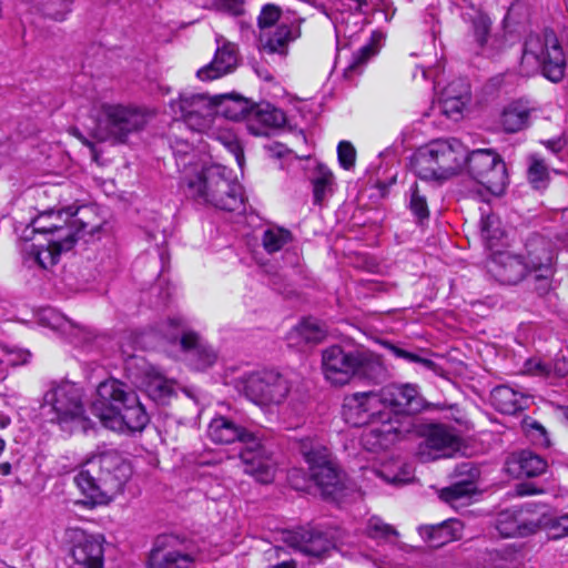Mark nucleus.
<instances>
[{
    "label": "nucleus",
    "instance_id": "10",
    "mask_svg": "<svg viewBox=\"0 0 568 568\" xmlns=\"http://www.w3.org/2000/svg\"><path fill=\"white\" fill-rule=\"evenodd\" d=\"M44 402L52 407L53 420L61 426L72 423L83 430L90 427V420L84 416L81 389L75 384L64 382L54 385L45 393Z\"/></svg>",
    "mask_w": 568,
    "mask_h": 568
},
{
    "label": "nucleus",
    "instance_id": "22",
    "mask_svg": "<svg viewBox=\"0 0 568 568\" xmlns=\"http://www.w3.org/2000/svg\"><path fill=\"white\" fill-rule=\"evenodd\" d=\"M286 123L285 113L270 103L253 105L247 116V130L256 136H267Z\"/></svg>",
    "mask_w": 568,
    "mask_h": 568
},
{
    "label": "nucleus",
    "instance_id": "23",
    "mask_svg": "<svg viewBox=\"0 0 568 568\" xmlns=\"http://www.w3.org/2000/svg\"><path fill=\"white\" fill-rule=\"evenodd\" d=\"M301 36L295 23H280L275 28L264 29L260 33L261 49L267 53L286 55L288 45Z\"/></svg>",
    "mask_w": 568,
    "mask_h": 568
},
{
    "label": "nucleus",
    "instance_id": "59",
    "mask_svg": "<svg viewBox=\"0 0 568 568\" xmlns=\"http://www.w3.org/2000/svg\"><path fill=\"white\" fill-rule=\"evenodd\" d=\"M222 10L237 16L242 12V0H217Z\"/></svg>",
    "mask_w": 568,
    "mask_h": 568
},
{
    "label": "nucleus",
    "instance_id": "40",
    "mask_svg": "<svg viewBox=\"0 0 568 568\" xmlns=\"http://www.w3.org/2000/svg\"><path fill=\"white\" fill-rule=\"evenodd\" d=\"M38 10L55 21H63L72 10V0H32Z\"/></svg>",
    "mask_w": 568,
    "mask_h": 568
},
{
    "label": "nucleus",
    "instance_id": "4",
    "mask_svg": "<svg viewBox=\"0 0 568 568\" xmlns=\"http://www.w3.org/2000/svg\"><path fill=\"white\" fill-rule=\"evenodd\" d=\"M322 366L325 378L334 385H345L354 377L373 383H382L387 377L381 356L367 349L346 351L332 345L322 353Z\"/></svg>",
    "mask_w": 568,
    "mask_h": 568
},
{
    "label": "nucleus",
    "instance_id": "2",
    "mask_svg": "<svg viewBox=\"0 0 568 568\" xmlns=\"http://www.w3.org/2000/svg\"><path fill=\"white\" fill-rule=\"evenodd\" d=\"M91 412L105 428L119 433L141 432L150 422L136 393L115 378L99 384Z\"/></svg>",
    "mask_w": 568,
    "mask_h": 568
},
{
    "label": "nucleus",
    "instance_id": "57",
    "mask_svg": "<svg viewBox=\"0 0 568 568\" xmlns=\"http://www.w3.org/2000/svg\"><path fill=\"white\" fill-rule=\"evenodd\" d=\"M535 189L544 187L548 180V170L544 163L535 159Z\"/></svg>",
    "mask_w": 568,
    "mask_h": 568
},
{
    "label": "nucleus",
    "instance_id": "27",
    "mask_svg": "<svg viewBox=\"0 0 568 568\" xmlns=\"http://www.w3.org/2000/svg\"><path fill=\"white\" fill-rule=\"evenodd\" d=\"M207 436L216 444H232L239 440L246 445L255 435L236 425L233 420L220 416L213 418L210 423Z\"/></svg>",
    "mask_w": 568,
    "mask_h": 568
},
{
    "label": "nucleus",
    "instance_id": "45",
    "mask_svg": "<svg viewBox=\"0 0 568 568\" xmlns=\"http://www.w3.org/2000/svg\"><path fill=\"white\" fill-rule=\"evenodd\" d=\"M568 374V362L564 358L556 359L552 365L538 363L535 364V376L546 378H560Z\"/></svg>",
    "mask_w": 568,
    "mask_h": 568
},
{
    "label": "nucleus",
    "instance_id": "29",
    "mask_svg": "<svg viewBox=\"0 0 568 568\" xmlns=\"http://www.w3.org/2000/svg\"><path fill=\"white\" fill-rule=\"evenodd\" d=\"M140 387L159 404H165L173 394V384L154 367H148L141 376Z\"/></svg>",
    "mask_w": 568,
    "mask_h": 568
},
{
    "label": "nucleus",
    "instance_id": "51",
    "mask_svg": "<svg viewBox=\"0 0 568 568\" xmlns=\"http://www.w3.org/2000/svg\"><path fill=\"white\" fill-rule=\"evenodd\" d=\"M338 162L342 168L349 170L354 166L356 160V151L352 143L341 141L337 146Z\"/></svg>",
    "mask_w": 568,
    "mask_h": 568
},
{
    "label": "nucleus",
    "instance_id": "31",
    "mask_svg": "<svg viewBox=\"0 0 568 568\" xmlns=\"http://www.w3.org/2000/svg\"><path fill=\"white\" fill-rule=\"evenodd\" d=\"M494 407L503 414L513 415L527 407V398L508 386H497L490 393Z\"/></svg>",
    "mask_w": 568,
    "mask_h": 568
},
{
    "label": "nucleus",
    "instance_id": "24",
    "mask_svg": "<svg viewBox=\"0 0 568 568\" xmlns=\"http://www.w3.org/2000/svg\"><path fill=\"white\" fill-rule=\"evenodd\" d=\"M75 244V239L69 233L67 235H59V239H49L47 247L42 244H28L24 252L38 263L42 268L53 266L59 261L62 252L69 251Z\"/></svg>",
    "mask_w": 568,
    "mask_h": 568
},
{
    "label": "nucleus",
    "instance_id": "54",
    "mask_svg": "<svg viewBox=\"0 0 568 568\" xmlns=\"http://www.w3.org/2000/svg\"><path fill=\"white\" fill-rule=\"evenodd\" d=\"M30 353L24 349H6V358L2 361L11 366H18L28 363Z\"/></svg>",
    "mask_w": 568,
    "mask_h": 568
},
{
    "label": "nucleus",
    "instance_id": "58",
    "mask_svg": "<svg viewBox=\"0 0 568 568\" xmlns=\"http://www.w3.org/2000/svg\"><path fill=\"white\" fill-rule=\"evenodd\" d=\"M42 320L48 321V325L53 328L62 327L63 323L71 324V322L68 318H65L62 315L55 314L52 310L49 308L44 311Z\"/></svg>",
    "mask_w": 568,
    "mask_h": 568
},
{
    "label": "nucleus",
    "instance_id": "28",
    "mask_svg": "<svg viewBox=\"0 0 568 568\" xmlns=\"http://www.w3.org/2000/svg\"><path fill=\"white\" fill-rule=\"evenodd\" d=\"M327 329L316 318L302 320L287 335L290 345L303 348L306 345H315L325 339Z\"/></svg>",
    "mask_w": 568,
    "mask_h": 568
},
{
    "label": "nucleus",
    "instance_id": "56",
    "mask_svg": "<svg viewBox=\"0 0 568 568\" xmlns=\"http://www.w3.org/2000/svg\"><path fill=\"white\" fill-rule=\"evenodd\" d=\"M535 446L546 449L551 447V440L547 429L537 422H535Z\"/></svg>",
    "mask_w": 568,
    "mask_h": 568
},
{
    "label": "nucleus",
    "instance_id": "7",
    "mask_svg": "<svg viewBox=\"0 0 568 568\" xmlns=\"http://www.w3.org/2000/svg\"><path fill=\"white\" fill-rule=\"evenodd\" d=\"M152 113L139 105L103 103L98 120L103 140L125 143L131 134L141 132L149 123Z\"/></svg>",
    "mask_w": 568,
    "mask_h": 568
},
{
    "label": "nucleus",
    "instance_id": "25",
    "mask_svg": "<svg viewBox=\"0 0 568 568\" xmlns=\"http://www.w3.org/2000/svg\"><path fill=\"white\" fill-rule=\"evenodd\" d=\"M65 214L71 217L70 227L74 234L75 241L81 234H94L99 232L105 223V217L101 215L100 207L97 205H84L73 210L72 206L65 209Z\"/></svg>",
    "mask_w": 568,
    "mask_h": 568
},
{
    "label": "nucleus",
    "instance_id": "52",
    "mask_svg": "<svg viewBox=\"0 0 568 568\" xmlns=\"http://www.w3.org/2000/svg\"><path fill=\"white\" fill-rule=\"evenodd\" d=\"M281 10L274 4H266L263 7L260 17L258 26L261 31L268 28H275L274 23L280 19Z\"/></svg>",
    "mask_w": 568,
    "mask_h": 568
},
{
    "label": "nucleus",
    "instance_id": "44",
    "mask_svg": "<svg viewBox=\"0 0 568 568\" xmlns=\"http://www.w3.org/2000/svg\"><path fill=\"white\" fill-rule=\"evenodd\" d=\"M376 53L377 48L375 45V36H373L369 43L363 45L356 53H354L352 61L345 70L346 74L358 72L362 67Z\"/></svg>",
    "mask_w": 568,
    "mask_h": 568
},
{
    "label": "nucleus",
    "instance_id": "36",
    "mask_svg": "<svg viewBox=\"0 0 568 568\" xmlns=\"http://www.w3.org/2000/svg\"><path fill=\"white\" fill-rule=\"evenodd\" d=\"M545 531L546 538L559 539L568 536V513L557 517L541 516L535 523V535Z\"/></svg>",
    "mask_w": 568,
    "mask_h": 568
},
{
    "label": "nucleus",
    "instance_id": "6",
    "mask_svg": "<svg viewBox=\"0 0 568 568\" xmlns=\"http://www.w3.org/2000/svg\"><path fill=\"white\" fill-rule=\"evenodd\" d=\"M226 168L210 165L194 175L185 174V192L197 203L219 210L236 211L243 206L241 185L226 176Z\"/></svg>",
    "mask_w": 568,
    "mask_h": 568
},
{
    "label": "nucleus",
    "instance_id": "15",
    "mask_svg": "<svg viewBox=\"0 0 568 568\" xmlns=\"http://www.w3.org/2000/svg\"><path fill=\"white\" fill-rule=\"evenodd\" d=\"M200 560L201 551L194 542L171 537L165 546L151 550L148 568H194Z\"/></svg>",
    "mask_w": 568,
    "mask_h": 568
},
{
    "label": "nucleus",
    "instance_id": "33",
    "mask_svg": "<svg viewBox=\"0 0 568 568\" xmlns=\"http://www.w3.org/2000/svg\"><path fill=\"white\" fill-rule=\"evenodd\" d=\"M214 99L216 101L215 113H222L226 119L233 121L245 120L247 122L248 112L252 108L247 100L233 95H222Z\"/></svg>",
    "mask_w": 568,
    "mask_h": 568
},
{
    "label": "nucleus",
    "instance_id": "8",
    "mask_svg": "<svg viewBox=\"0 0 568 568\" xmlns=\"http://www.w3.org/2000/svg\"><path fill=\"white\" fill-rule=\"evenodd\" d=\"M300 452L308 464L312 479L322 489V493L337 497L343 488V481L327 447L313 438H304L300 443Z\"/></svg>",
    "mask_w": 568,
    "mask_h": 568
},
{
    "label": "nucleus",
    "instance_id": "16",
    "mask_svg": "<svg viewBox=\"0 0 568 568\" xmlns=\"http://www.w3.org/2000/svg\"><path fill=\"white\" fill-rule=\"evenodd\" d=\"M459 443V437L453 427L432 424L427 426L424 440L418 445L417 456L423 463L449 457L458 450Z\"/></svg>",
    "mask_w": 568,
    "mask_h": 568
},
{
    "label": "nucleus",
    "instance_id": "17",
    "mask_svg": "<svg viewBox=\"0 0 568 568\" xmlns=\"http://www.w3.org/2000/svg\"><path fill=\"white\" fill-rule=\"evenodd\" d=\"M379 395L384 408L390 412L393 417L409 419L413 429L414 422L410 415L419 412L423 406L417 387L412 384L390 385L381 389Z\"/></svg>",
    "mask_w": 568,
    "mask_h": 568
},
{
    "label": "nucleus",
    "instance_id": "55",
    "mask_svg": "<svg viewBox=\"0 0 568 568\" xmlns=\"http://www.w3.org/2000/svg\"><path fill=\"white\" fill-rule=\"evenodd\" d=\"M552 262L554 255L549 253L546 257V263L536 265L535 264V281L548 280L552 275Z\"/></svg>",
    "mask_w": 568,
    "mask_h": 568
},
{
    "label": "nucleus",
    "instance_id": "19",
    "mask_svg": "<svg viewBox=\"0 0 568 568\" xmlns=\"http://www.w3.org/2000/svg\"><path fill=\"white\" fill-rule=\"evenodd\" d=\"M241 459L244 465V473L254 477L257 481L270 484L274 480L277 469L276 460L256 436L245 445L241 452Z\"/></svg>",
    "mask_w": 568,
    "mask_h": 568
},
{
    "label": "nucleus",
    "instance_id": "49",
    "mask_svg": "<svg viewBox=\"0 0 568 568\" xmlns=\"http://www.w3.org/2000/svg\"><path fill=\"white\" fill-rule=\"evenodd\" d=\"M368 474V479H372V476H374L376 478H381L385 483L393 485L406 484L412 480L410 473L406 470H403L402 473H397L394 475H389L383 469H369Z\"/></svg>",
    "mask_w": 568,
    "mask_h": 568
},
{
    "label": "nucleus",
    "instance_id": "14",
    "mask_svg": "<svg viewBox=\"0 0 568 568\" xmlns=\"http://www.w3.org/2000/svg\"><path fill=\"white\" fill-rule=\"evenodd\" d=\"M70 546V568H103L104 537L80 528L68 530Z\"/></svg>",
    "mask_w": 568,
    "mask_h": 568
},
{
    "label": "nucleus",
    "instance_id": "32",
    "mask_svg": "<svg viewBox=\"0 0 568 568\" xmlns=\"http://www.w3.org/2000/svg\"><path fill=\"white\" fill-rule=\"evenodd\" d=\"M65 213V209L63 210H50L41 213L32 221V232L40 234H50L51 239H59V235H67L68 233L74 237V234L71 232L68 225H62L59 223H50L51 219L61 220V215Z\"/></svg>",
    "mask_w": 568,
    "mask_h": 568
},
{
    "label": "nucleus",
    "instance_id": "39",
    "mask_svg": "<svg viewBox=\"0 0 568 568\" xmlns=\"http://www.w3.org/2000/svg\"><path fill=\"white\" fill-rule=\"evenodd\" d=\"M293 241L291 231L284 227L272 226L266 229L262 235V245L264 250L270 253L281 251L285 245Z\"/></svg>",
    "mask_w": 568,
    "mask_h": 568
},
{
    "label": "nucleus",
    "instance_id": "61",
    "mask_svg": "<svg viewBox=\"0 0 568 568\" xmlns=\"http://www.w3.org/2000/svg\"><path fill=\"white\" fill-rule=\"evenodd\" d=\"M548 468V460L535 454V477L546 474Z\"/></svg>",
    "mask_w": 568,
    "mask_h": 568
},
{
    "label": "nucleus",
    "instance_id": "41",
    "mask_svg": "<svg viewBox=\"0 0 568 568\" xmlns=\"http://www.w3.org/2000/svg\"><path fill=\"white\" fill-rule=\"evenodd\" d=\"M477 490L474 480H460L440 491V498L449 504L471 496Z\"/></svg>",
    "mask_w": 568,
    "mask_h": 568
},
{
    "label": "nucleus",
    "instance_id": "63",
    "mask_svg": "<svg viewBox=\"0 0 568 568\" xmlns=\"http://www.w3.org/2000/svg\"><path fill=\"white\" fill-rule=\"evenodd\" d=\"M12 466L9 462L0 463V474L8 476L11 473Z\"/></svg>",
    "mask_w": 568,
    "mask_h": 568
},
{
    "label": "nucleus",
    "instance_id": "34",
    "mask_svg": "<svg viewBox=\"0 0 568 568\" xmlns=\"http://www.w3.org/2000/svg\"><path fill=\"white\" fill-rule=\"evenodd\" d=\"M529 111L528 102L515 101L510 103L501 113V126L507 132L521 130L528 121Z\"/></svg>",
    "mask_w": 568,
    "mask_h": 568
},
{
    "label": "nucleus",
    "instance_id": "62",
    "mask_svg": "<svg viewBox=\"0 0 568 568\" xmlns=\"http://www.w3.org/2000/svg\"><path fill=\"white\" fill-rule=\"evenodd\" d=\"M532 494V483L530 480L519 483L515 486V495L523 497Z\"/></svg>",
    "mask_w": 568,
    "mask_h": 568
},
{
    "label": "nucleus",
    "instance_id": "21",
    "mask_svg": "<svg viewBox=\"0 0 568 568\" xmlns=\"http://www.w3.org/2000/svg\"><path fill=\"white\" fill-rule=\"evenodd\" d=\"M495 528L504 538H521L532 532V509L530 505L515 506L500 511Z\"/></svg>",
    "mask_w": 568,
    "mask_h": 568
},
{
    "label": "nucleus",
    "instance_id": "26",
    "mask_svg": "<svg viewBox=\"0 0 568 568\" xmlns=\"http://www.w3.org/2000/svg\"><path fill=\"white\" fill-rule=\"evenodd\" d=\"M236 64V45L227 42L217 48L213 61L201 68L196 74L202 81L215 80L232 72Z\"/></svg>",
    "mask_w": 568,
    "mask_h": 568
},
{
    "label": "nucleus",
    "instance_id": "38",
    "mask_svg": "<svg viewBox=\"0 0 568 568\" xmlns=\"http://www.w3.org/2000/svg\"><path fill=\"white\" fill-rule=\"evenodd\" d=\"M480 235L489 250H494L499 245L505 233L501 229V223L496 215L481 213Z\"/></svg>",
    "mask_w": 568,
    "mask_h": 568
},
{
    "label": "nucleus",
    "instance_id": "60",
    "mask_svg": "<svg viewBox=\"0 0 568 568\" xmlns=\"http://www.w3.org/2000/svg\"><path fill=\"white\" fill-rule=\"evenodd\" d=\"M540 143L546 145V148L550 152H552L554 154H557L558 152H560L564 149L566 141L562 138H556V139H551V140H547V141H540Z\"/></svg>",
    "mask_w": 568,
    "mask_h": 568
},
{
    "label": "nucleus",
    "instance_id": "48",
    "mask_svg": "<svg viewBox=\"0 0 568 568\" xmlns=\"http://www.w3.org/2000/svg\"><path fill=\"white\" fill-rule=\"evenodd\" d=\"M442 95L469 101L470 88L467 81L463 79H457L452 81L446 88H444Z\"/></svg>",
    "mask_w": 568,
    "mask_h": 568
},
{
    "label": "nucleus",
    "instance_id": "47",
    "mask_svg": "<svg viewBox=\"0 0 568 568\" xmlns=\"http://www.w3.org/2000/svg\"><path fill=\"white\" fill-rule=\"evenodd\" d=\"M469 101L462 100L458 98H449L440 95V109L442 112L454 120H457Z\"/></svg>",
    "mask_w": 568,
    "mask_h": 568
},
{
    "label": "nucleus",
    "instance_id": "30",
    "mask_svg": "<svg viewBox=\"0 0 568 568\" xmlns=\"http://www.w3.org/2000/svg\"><path fill=\"white\" fill-rule=\"evenodd\" d=\"M462 524L458 520H448L439 525L419 528L420 536L432 548H439L460 537Z\"/></svg>",
    "mask_w": 568,
    "mask_h": 568
},
{
    "label": "nucleus",
    "instance_id": "13",
    "mask_svg": "<svg viewBox=\"0 0 568 568\" xmlns=\"http://www.w3.org/2000/svg\"><path fill=\"white\" fill-rule=\"evenodd\" d=\"M216 101L203 93L182 92L176 100L169 104L171 113L182 120L191 130L196 132L210 128L215 114Z\"/></svg>",
    "mask_w": 568,
    "mask_h": 568
},
{
    "label": "nucleus",
    "instance_id": "35",
    "mask_svg": "<svg viewBox=\"0 0 568 568\" xmlns=\"http://www.w3.org/2000/svg\"><path fill=\"white\" fill-rule=\"evenodd\" d=\"M505 471L516 478L532 477V450L525 449L510 454L505 463Z\"/></svg>",
    "mask_w": 568,
    "mask_h": 568
},
{
    "label": "nucleus",
    "instance_id": "12",
    "mask_svg": "<svg viewBox=\"0 0 568 568\" xmlns=\"http://www.w3.org/2000/svg\"><path fill=\"white\" fill-rule=\"evenodd\" d=\"M159 332L169 343L179 344L184 352H193L197 357L199 369L214 364L216 359L214 351L202 343L200 335L189 328L187 322L182 316L168 317L160 324Z\"/></svg>",
    "mask_w": 568,
    "mask_h": 568
},
{
    "label": "nucleus",
    "instance_id": "64",
    "mask_svg": "<svg viewBox=\"0 0 568 568\" xmlns=\"http://www.w3.org/2000/svg\"><path fill=\"white\" fill-rule=\"evenodd\" d=\"M270 568H296V567H295V564L292 561H283V562L272 566Z\"/></svg>",
    "mask_w": 568,
    "mask_h": 568
},
{
    "label": "nucleus",
    "instance_id": "43",
    "mask_svg": "<svg viewBox=\"0 0 568 568\" xmlns=\"http://www.w3.org/2000/svg\"><path fill=\"white\" fill-rule=\"evenodd\" d=\"M366 534L368 537L382 541H387L390 537H396L398 535L397 530L393 526L384 523L376 516L368 519Z\"/></svg>",
    "mask_w": 568,
    "mask_h": 568
},
{
    "label": "nucleus",
    "instance_id": "1",
    "mask_svg": "<svg viewBox=\"0 0 568 568\" xmlns=\"http://www.w3.org/2000/svg\"><path fill=\"white\" fill-rule=\"evenodd\" d=\"M342 416L351 426H367L361 435V445L373 453L389 449L412 432L409 419L393 417L384 408L379 392H357L345 396Z\"/></svg>",
    "mask_w": 568,
    "mask_h": 568
},
{
    "label": "nucleus",
    "instance_id": "9",
    "mask_svg": "<svg viewBox=\"0 0 568 568\" xmlns=\"http://www.w3.org/2000/svg\"><path fill=\"white\" fill-rule=\"evenodd\" d=\"M239 388L246 398L258 406L282 404L288 396L292 384L275 371L255 372L245 376Z\"/></svg>",
    "mask_w": 568,
    "mask_h": 568
},
{
    "label": "nucleus",
    "instance_id": "53",
    "mask_svg": "<svg viewBox=\"0 0 568 568\" xmlns=\"http://www.w3.org/2000/svg\"><path fill=\"white\" fill-rule=\"evenodd\" d=\"M389 351L392 352V354L394 356H396L398 358H403L410 363H418L428 368L434 365L433 361L423 358L415 353L408 352V351L400 348L398 346H395V345H390Z\"/></svg>",
    "mask_w": 568,
    "mask_h": 568
},
{
    "label": "nucleus",
    "instance_id": "50",
    "mask_svg": "<svg viewBox=\"0 0 568 568\" xmlns=\"http://www.w3.org/2000/svg\"><path fill=\"white\" fill-rule=\"evenodd\" d=\"M217 141H220L225 148L234 154L235 159L239 163L243 159L242 148L240 142L234 133L229 130L222 131L216 135Z\"/></svg>",
    "mask_w": 568,
    "mask_h": 568
},
{
    "label": "nucleus",
    "instance_id": "37",
    "mask_svg": "<svg viewBox=\"0 0 568 568\" xmlns=\"http://www.w3.org/2000/svg\"><path fill=\"white\" fill-rule=\"evenodd\" d=\"M314 204L322 205L333 194L334 175L325 166L318 165L312 178Z\"/></svg>",
    "mask_w": 568,
    "mask_h": 568
},
{
    "label": "nucleus",
    "instance_id": "3",
    "mask_svg": "<svg viewBox=\"0 0 568 568\" xmlns=\"http://www.w3.org/2000/svg\"><path fill=\"white\" fill-rule=\"evenodd\" d=\"M131 475L130 463L120 453L110 449L87 458L74 481L93 504H108L122 493Z\"/></svg>",
    "mask_w": 568,
    "mask_h": 568
},
{
    "label": "nucleus",
    "instance_id": "18",
    "mask_svg": "<svg viewBox=\"0 0 568 568\" xmlns=\"http://www.w3.org/2000/svg\"><path fill=\"white\" fill-rule=\"evenodd\" d=\"M292 547L301 552L321 557L343 542V536L338 528H329L326 531L316 528H301L288 537Z\"/></svg>",
    "mask_w": 568,
    "mask_h": 568
},
{
    "label": "nucleus",
    "instance_id": "5",
    "mask_svg": "<svg viewBox=\"0 0 568 568\" xmlns=\"http://www.w3.org/2000/svg\"><path fill=\"white\" fill-rule=\"evenodd\" d=\"M467 148L457 139H435L419 146L410 165L425 181H444L460 173L466 165Z\"/></svg>",
    "mask_w": 568,
    "mask_h": 568
},
{
    "label": "nucleus",
    "instance_id": "20",
    "mask_svg": "<svg viewBox=\"0 0 568 568\" xmlns=\"http://www.w3.org/2000/svg\"><path fill=\"white\" fill-rule=\"evenodd\" d=\"M536 58L544 78L554 83L560 82L564 79L567 65L566 57L552 30L545 29L542 48Z\"/></svg>",
    "mask_w": 568,
    "mask_h": 568
},
{
    "label": "nucleus",
    "instance_id": "42",
    "mask_svg": "<svg viewBox=\"0 0 568 568\" xmlns=\"http://www.w3.org/2000/svg\"><path fill=\"white\" fill-rule=\"evenodd\" d=\"M409 209L419 220L427 219L429 215L426 187L415 183L409 189Z\"/></svg>",
    "mask_w": 568,
    "mask_h": 568
},
{
    "label": "nucleus",
    "instance_id": "46",
    "mask_svg": "<svg viewBox=\"0 0 568 568\" xmlns=\"http://www.w3.org/2000/svg\"><path fill=\"white\" fill-rule=\"evenodd\" d=\"M473 32L479 48L487 43L491 20L483 12H477L473 19Z\"/></svg>",
    "mask_w": 568,
    "mask_h": 568
},
{
    "label": "nucleus",
    "instance_id": "11",
    "mask_svg": "<svg viewBox=\"0 0 568 568\" xmlns=\"http://www.w3.org/2000/svg\"><path fill=\"white\" fill-rule=\"evenodd\" d=\"M468 172L474 180L481 184L495 196L504 194L508 179L503 159L491 150L478 149L467 152Z\"/></svg>",
    "mask_w": 568,
    "mask_h": 568
}]
</instances>
